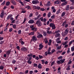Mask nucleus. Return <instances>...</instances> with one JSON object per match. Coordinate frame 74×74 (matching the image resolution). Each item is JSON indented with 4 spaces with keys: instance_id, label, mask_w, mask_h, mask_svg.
<instances>
[{
    "instance_id": "nucleus-1",
    "label": "nucleus",
    "mask_w": 74,
    "mask_h": 74,
    "mask_svg": "<svg viewBox=\"0 0 74 74\" xmlns=\"http://www.w3.org/2000/svg\"><path fill=\"white\" fill-rule=\"evenodd\" d=\"M36 24L37 25L38 27H40L42 26V23L41 22V21L38 20L36 22Z\"/></svg>"
},
{
    "instance_id": "nucleus-2",
    "label": "nucleus",
    "mask_w": 74,
    "mask_h": 74,
    "mask_svg": "<svg viewBox=\"0 0 74 74\" xmlns=\"http://www.w3.org/2000/svg\"><path fill=\"white\" fill-rule=\"evenodd\" d=\"M50 27H51L52 29L54 30L56 29V27L55 26V25L54 23H51L49 25Z\"/></svg>"
},
{
    "instance_id": "nucleus-3",
    "label": "nucleus",
    "mask_w": 74,
    "mask_h": 74,
    "mask_svg": "<svg viewBox=\"0 0 74 74\" xmlns=\"http://www.w3.org/2000/svg\"><path fill=\"white\" fill-rule=\"evenodd\" d=\"M27 56H28L27 57V59L28 60H31V59L32 58V56H33L32 54H28Z\"/></svg>"
},
{
    "instance_id": "nucleus-4",
    "label": "nucleus",
    "mask_w": 74,
    "mask_h": 74,
    "mask_svg": "<svg viewBox=\"0 0 74 74\" xmlns=\"http://www.w3.org/2000/svg\"><path fill=\"white\" fill-rule=\"evenodd\" d=\"M6 12H5L4 11L2 10V11H1V13L0 15L1 17L3 18V17H4V15H6Z\"/></svg>"
},
{
    "instance_id": "nucleus-5",
    "label": "nucleus",
    "mask_w": 74,
    "mask_h": 74,
    "mask_svg": "<svg viewBox=\"0 0 74 74\" xmlns=\"http://www.w3.org/2000/svg\"><path fill=\"white\" fill-rule=\"evenodd\" d=\"M37 40V39L36 38V36H33L32 37V39L31 41L32 42L33 41L34 42H35Z\"/></svg>"
},
{
    "instance_id": "nucleus-6",
    "label": "nucleus",
    "mask_w": 74,
    "mask_h": 74,
    "mask_svg": "<svg viewBox=\"0 0 74 74\" xmlns=\"http://www.w3.org/2000/svg\"><path fill=\"white\" fill-rule=\"evenodd\" d=\"M32 4H38V3H40V2H39V1L37 0H36L33 1L32 2Z\"/></svg>"
},
{
    "instance_id": "nucleus-7",
    "label": "nucleus",
    "mask_w": 74,
    "mask_h": 74,
    "mask_svg": "<svg viewBox=\"0 0 74 74\" xmlns=\"http://www.w3.org/2000/svg\"><path fill=\"white\" fill-rule=\"evenodd\" d=\"M23 40V39L22 38H21L19 40V42L21 43V44L22 45H23L24 44H25V42L22 40Z\"/></svg>"
},
{
    "instance_id": "nucleus-8",
    "label": "nucleus",
    "mask_w": 74,
    "mask_h": 74,
    "mask_svg": "<svg viewBox=\"0 0 74 74\" xmlns=\"http://www.w3.org/2000/svg\"><path fill=\"white\" fill-rule=\"evenodd\" d=\"M39 50H41L43 47H44V46L42 45V44H40L39 45Z\"/></svg>"
},
{
    "instance_id": "nucleus-9",
    "label": "nucleus",
    "mask_w": 74,
    "mask_h": 74,
    "mask_svg": "<svg viewBox=\"0 0 74 74\" xmlns=\"http://www.w3.org/2000/svg\"><path fill=\"white\" fill-rule=\"evenodd\" d=\"M55 37L56 38H57L58 37H59L60 38V37L61 36H60V34L59 33H58L56 34V35H55Z\"/></svg>"
},
{
    "instance_id": "nucleus-10",
    "label": "nucleus",
    "mask_w": 74,
    "mask_h": 74,
    "mask_svg": "<svg viewBox=\"0 0 74 74\" xmlns=\"http://www.w3.org/2000/svg\"><path fill=\"white\" fill-rule=\"evenodd\" d=\"M21 50L22 51L25 52V51H26L27 50V49L25 47H23L21 49Z\"/></svg>"
},
{
    "instance_id": "nucleus-11",
    "label": "nucleus",
    "mask_w": 74,
    "mask_h": 74,
    "mask_svg": "<svg viewBox=\"0 0 74 74\" xmlns=\"http://www.w3.org/2000/svg\"><path fill=\"white\" fill-rule=\"evenodd\" d=\"M11 2L12 3L13 5H16V2L15 1H14V0H11Z\"/></svg>"
},
{
    "instance_id": "nucleus-12",
    "label": "nucleus",
    "mask_w": 74,
    "mask_h": 74,
    "mask_svg": "<svg viewBox=\"0 0 74 74\" xmlns=\"http://www.w3.org/2000/svg\"><path fill=\"white\" fill-rule=\"evenodd\" d=\"M34 23V20H30L28 21V23H30L32 24V23Z\"/></svg>"
},
{
    "instance_id": "nucleus-13",
    "label": "nucleus",
    "mask_w": 74,
    "mask_h": 74,
    "mask_svg": "<svg viewBox=\"0 0 74 74\" xmlns=\"http://www.w3.org/2000/svg\"><path fill=\"white\" fill-rule=\"evenodd\" d=\"M31 30H34V32H37V28L34 27Z\"/></svg>"
},
{
    "instance_id": "nucleus-14",
    "label": "nucleus",
    "mask_w": 74,
    "mask_h": 74,
    "mask_svg": "<svg viewBox=\"0 0 74 74\" xmlns=\"http://www.w3.org/2000/svg\"><path fill=\"white\" fill-rule=\"evenodd\" d=\"M10 53H11V50H9L7 51V52H6V54L7 55H8V56H9Z\"/></svg>"
},
{
    "instance_id": "nucleus-15",
    "label": "nucleus",
    "mask_w": 74,
    "mask_h": 74,
    "mask_svg": "<svg viewBox=\"0 0 74 74\" xmlns=\"http://www.w3.org/2000/svg\"><path fill=\"white\" fill-rule=\"evenodd\" d=\"M37 37L38 38H42V37H43V36H42V35L41 34H40L38 35L37 36Z\"/></svg>"
},
{
    "instance_id": "nucleus-16",
    "label": "nucleus",
    "mask_w": 74,
    "mask_h": 74,
    "mask_svg": "<svg viewBox=\"0 0 74 74\" xmlns=\"http://www.w3.org/2000/svg\"><path fill=\"white\" fill-rule=\"evenodd\" d=\"M38 69H42V66L41 65V64H39L38 66Z\"/></svg>"
},
{
    "instance_id": "nucleus-17",
    "label": "nucleus",
    "mask_w": 74,
    "mask_h": 74,
    "mask_svg": "<svg viewBox=\"0 0 74 74\" xmlns=\"http://www.w3.org/2000/svg\"><path fill=\"white\" fill-rule=\"evenodd\" d=\"M52 42V40L51 39H49V42H48V44L49 46H51V43Z\"/></svg>"
},
{
    "instance_id": "nucleus-18",
    "label": "nucleus",
    "mask_w": 74,
    "mask_h": 74,
    "mask_svg": "<svg viewBox=\"0 0 74 74\" xmlns=\"http://www.w3.org/2000/svg\"><path fill=\"white\" fill-rule=\"evenodd\" d=\"M69 31V29H66L65 30V36L68 34V33Z\"/></svg>"
},
{
    "instance_id": "nucleus-19",
    "label": "nucleus",
    "mask_w": 74,
    "mask_h": 74,
    "mask_svg": "<svg viewBox=\"0 0 74 74\" xmlns=\"http://www.w3.org/2000/svg\"><path fill=\"white\" fill-rule=\"evenodd\" d=\"M51 2L50 1H49L47 4H46V5L47 6V7H49L51 5Z\"/></svg>"
},
{
    "instance_id": "nucleus-20",
    "label": "nucleus",
    "mask_w": 74,
    "mask_h": 74,
    "mask_svg": "<svg viewBox=\"0 0 74 74\" xmlns=\"http://www.w3.org/2000/svg\"><path fill=\"white\" fill-rule=\"evenodd\" d=\"M12 16V15H9L7 18V20H8L10 18H11Z\"/></svg>"
},
{
    "instance_id": "nucleus-21",
    "label": "nucleus",
    "mask_w": 74,
    "mask_h": 74,
    "mask_svg": "<svg viewBox=\"0 0 74 74\" xmlns=\"http://www.w3.org/2000/svg\"><path fill=\"white\" fill-rule=\"evenodd\" d=\"M44 41H45V44H47V43H48V40L47 38H45L44 40Z\"/></svg>"
},
{
    "instance_id": "nucleus-22",
    "label": "nucleus",
    "mask_w": 74,
    "mask_h": 74,
    "mask_svg": "<svg viewBox=\"0 0 74 74\" xmlns=\"http://www.w3.org/2000/svg\"><path fill=\"white\" fill-rule=\"evenodd\" d=\"M25 8H27V10H31V7H30V6L28 5L27 6H26L25 7Z\"/></svg>"
},
{
    "instance_id": "nucleus-23",
    "label": "nucleus",
    "mask_w": 74,
    "mask_h": 74,
    "mask_svg": "<svg viewBox=\"0 0 74 74\" xmlns=\"http://www.w3.org/2000/svg\"><path fill=\"white\" fill-rule=\"evenodd\" d=\"M47 34H52V33L51 31H49L48 30H47Z\"/></svg>"
},
{
    "instance_id": "nucleus-24",
    "label": "nucleus",
    "mask_w": 74,
    "mask_h": 74,
    "mask_svg": "<svg viewBox=\"0 0 74 74\" xmlns=\"http://www.w3.org/2000/svg\"><path fill=\"white\" fill-rule=\"evenodd\" d=\"M4 66L2 65H1L0 66V70H4Z\"/></svg>"
},
{
    "instance_id": "nucleus-25",
    "label": "nucleus",
    "mask_w": 74,
    "mask_h": 74,
    "mask_svg": "<svg viewBox=\"0 0 74 74\" xmlns=\"http://www.w3.org/2000/svg\"><path fill=\"white\" fill-rule=\"evenodd\" d=\"M69 8V6L68 5L66 7V11H68Z\"/></svg>"
},
{
    "instance_id": "nucleus-26",
    "label": "nucleus",
    "mask_w": 74,
    "mask_h": 74,
    "mask_svg": "<svg viewBox=\"0 0 74 74\" xmlns=\"http://www.w3.org/2000/svg\"><path fill=\"white\" fill-rule=\"evenodd\" d=\"M51 12H49L47 14V16L48 18H49V17L51 16Z\"/></svg>"
},
{
    "instance_id": "nucleus-27",
    "label": "nucleus",
    "mask_w": 74,
    "mask_h": 74,
    "mask_svg": "<svg viewBox=\"0 0 74 74\" xmlns=\"http://www.w3.org/2000/svg\"><path fill=\"white\" fill-rule=\"evenodd\" d=\"M10 2H7L6 3V5L7 6L10 5Z\"/></svg>"
},
{
    "instance_id": "nucleus-28",
    "label": "nucleus",
    "mask_w": 74,
    "mask_h": 74,
    "mask_svg": "<svg viewBox=\"0 0 74 74\" xmlns=\"http://www.w3.org/2000/svg\"><path fill=\"white\" fill-rule=\"evenodd\" d=\"M34 32H32L29 34V35H34Z\"/></svg>"
},
{
    "instance_id": "nucleus-29",
    "label": "nucleus",
    "mask_w": 74,
    "mask_h": 74,
    "mask_svg": "<svg viewBox=\"0 0 74 74\" xmlns=\"http://www.w3.org/2000/svg\"><path fill=\"white\" fill-rule=\"evenodd\" d=\"M55 64V61H53L51 63V67H52L53 65H54V64Z\"/></svg>"
},
{
    "instance_id": "nucleus-30",
    "label": "nucleus",
    "mask_w": 74,
    "mask_h": 74,
    "mask_svg": "<svg viewBox=\"0 0 74 74\" xmlns=\"http://www.w3.org/2000/svg\"><path fill=\"white\" fill-rule=\"evenodd\" d=\"M62 51H58L56 52V54H58V53H62Z\"/></svg>"
},
{
    "instance_id": "nucleus-31",
    "label": "nucleus",
    "mask_w": 74,
    "mask_h": 74,
    "mask_svg": "<svg viewBox=\"0 0 74 74\" xmlns=\"http://www.w3.org/2000/svg\"><path fill=\"white\" fill-rule=\"evenodd\" d=\"M65 60V59H64L63 60H60V62H61L62 63V64L64 62Z\"/></svg>"
},
{
    "instance_id": "nucleus-32",
    "label": "nucleus",
    "mask_w": 74,
    "mask_h": 74,
    "mask_svg": "<svg viewBox=\"0 0 74 74\" xmlns=\"http://www.w3.org/2000/svg\"><path fill=\"white\" fill-rule=\"evenodd\" d=\"M71 2H72V5H74V0H70Z\"/></svg>"
},
{
    "instance_id": "nucleus-33",
    "label": "nucleus",
    "mask_w": 74,
    "mask_h": 74,
    "mask_svg": "<svg viewBox=\"0 0 74 74\" xmlns=\"http://www.w3.org/2000/svg\"><path fill=\"white\" fill-rule=\"evenodd\" d=\"M65 15V12H63L61 16L62 17H63V16H64Z\"/></svg>"
},
{
    "instance_id": "nucleus-34",
    "label": "nucleus",
    "mask_w": 74,
    "mask_h": 74,
    "mask_svg": "<svg viewBox=\"0 0 74 74\" xmlns=\"http://www.w3.org/2000/svg\"><path fill=\"white\" fill-rule=\"evenodd\" d=\"M56 63L57 64H59L61 63V62H60V61L58 60L56 61Z\"/></svg>"
},
{
    "instance_id": "nucleus-35",
    "label": "nucleus",
    "mask_w": 74,
    "mask_h": 74,
    "mask_svg": "<svg viewBox=\"0 0 74 74\" xmlns=\"http://www.w3.org/2000/svg\"><path fill=\"white\" fill-rule=\"evenodd\" d=\"M60 32V30H58V31H55V33H56L57 34V33H59Z\"/></svg>"
},
{
    "instance_id": "nucleus-36",
    "label": "nucleus",
    "mask_w": 74,
    "mask_h": 74,
    "mask_svg": "<svg viewBox=\"0 0 74 74\" xmlns=\"http://www.w3.org/2000/svg\"><path fill=\"white\" fill-rule=\"evenodd\" d=\"M39 21H40V20H41V21L42 22H43V17H41L40 18V19H38Z\"/></svg>"
},
{
    "instance_id": "nucleus-37",
    "label": "nucleus",
    "mask_w": 74,
    "mask_h": 74,
    "mask_svg": "<svg viewBox=\"0 0 74 74\" xmlns=\"http://www.w3.org/2000/svg\"><path fill=\"white\" fill-rule=\"evenodd\" d=\"M27 63H28V64H32V61H30V60H28Z\"/></svg>"
},
{
    "instance_id": "nucleus-38",
    "label": "nucleus",
    "mask_w": 74,
    "mask_h": 74,
    "mask_svg": "<svg viewBox=\"0 0 74 74\" xmlns=\"http://www.w3.org/2000/svg\"><path fill=\"white\" fill-rule=\"evenodd\" d=\"M33 15V13H30L29 14V17H32Z\"/></svg>"
},
{
    "instance_id": "nucleus-39",
    "label": "nucleus",
    "mask_w": 74,
    "mask_h": 74,
    "mask_svg": "<svg viewBox=\"0 0 74 74\" xmlns=\"http://www.w3.org/2000/svg\"><path fill=\"white\" fill-rule=\"evenodd\" d=\"M71 60V59L69 60V61L68 62V64H71L72 63V61Z\"/></svg>"
},
{
    "instance_id": "nucleus-40",
    "label": "nucleus",
    "mask_w": 74,
    "mask_h": 74,
    "mask_svg": "<svg viewBox=\"0 0 74 74\" xmlns=\"http://www.w3.org/2000/svg\"><path fill=\"white\" fill-rule=\"evenodd\" d=\"M13 29L12 28H10L9 29V32H11L12 31Z\"/></svg>"
},
{
    "instance_id": "nucleus-41",
    "label": "nucleus",
    "mask_w": 74,
    "mask_h": 74,
    "mask_svg": "<svg viewBox=\"0 0 74 74\" xmlns=\"http://www.w3.org/2000/svg\"><path fill=\"white\" fill-rule=\"evenodd\" d=\"M55 4H59V1H55V2H54Z\"/></svg>"
},
{
    "instance_id": "nucleus-42",
    "label": "nucleus",
    "mask_w": 74,
    "mask_h": 74,
    "mask_svg": "<svg viewBox=\"0 0 74 74\" xmlns=\"http://www.w3.org/2000/svg\"><path fill=\"white\" fill-rule=\"evenodd\" d=\"M47 33L45 32H44L43 33V36H47Z\"/></svg>"
},
{
    "instance_id": "nucleus-43",
    "label": "nucleus",
    "mask_w": 74,
    "mask_h": 74,
    "mask_svg": "<svg viewBox=\"0 0 74 74\" xmlns=\"http://www.w3.org/2000/svg\"><path fill=\"white\" fill-rule=\"evenodd\" d=\"M16 62V61L15 60H14L12 61V63L13 64H15V63Z\"/></svg>"
},
{
    "instance_id": "nucleus-44",
    "label": "nucleus",
    "mask_w": 74,
    "mask_h": 74,
    "mask_svg": "<svg viewBox=\"0 0 74 74\" xmlns=\"http://www.w3.org/2000/svg\"><path fill=\"white\" fill-rule=\"evenodd\" d=\"M33 66H34V67H37V64H36V63H34L33 64Z\"/></svg>"
},
{
    "instance_id": "nucleus-45",
    "label": "nucleus",
    "mask_w": 74,
    "mask_h": 74,
    "mask_svg": "<svg viewBox=\"0 0 74 74\" xmlns=\"http://www.w3.org/2000/svg\"><path fill=\"white\" fill-rule=\"evenodd\" d=\"M66 22L65 21V27H68V26L69 25L68 24H66Z\"/></svg>"
},
{
    "instance_id": "nucleus-46",
    "label": "nucleus",
    "mask_w": 74,
    "mask_h": 74,
    "mask_svg": "<svg viewBox=\"0 0 74 74\" xmlns=\"http://www.w3.org/2000/svg\"><path fill=\"white\" fill-rule=\"evenodd\" d=\"M22 32V31L21 30H19L18 31V34H21V32Z\"/></svg>"
},
{
    "instance_id": "nucleus-47",
    "label": "nucleus",
    "mask_w": 74,
    "mask_h": 74,
    "mask_svg": "<svg viewBox=\"0 0 74 74\" xmlns=\"http://www.w3.org/2000/svg\"><path fill=\"white\" fill-rule=\"evenodd\" d=\"M71 51L72 52H73L74 51V46H73V48H71Z\"/></svg>"
},
{
    "instance_id": "nucleus-48",
    "label": "nucleus",
    "mask_w": 74,
    "mask_h": 74,
    "mask_svg": "<svg viewBox=\"0 0 74 74\" xmlns=\"http://www.w3.org/2000/svg\"><path fill=\"white\" fill-rule=\"evenodd\" d=\"M55 52V50L54 49L52 50L51 51V53H54V52Z\"/></svg>"
},
{
    "instance_id": "nucleus-49",
    "label": "nucleus",
    "mask_w": 74,
    "mask_h": 74,
    "mask_svg": "<svg viewBox=\"0 0 74 74\" xmlns=\"http://www.w3.org/2000/svg\"><path fill=\"white\" fill-rule=\"evenodd\" d=\"M12 27L14 29H16V25H13L12 26Z\"/></svg>"
},
{
    "instance_id": "nucleus-50",
    "label": "nucleus",
    "mask_w": 74,
    "mask_h": 74,
    "mask_svg": "<svg viewBox=\"0 0 74 74\" xmlns=\"http://www.w3.org/2000/svg\"><path fill=\"white\" fill-rule=\"evenodd\" d=\"M57 49H61V48H62V47L61 46H58L57 47Z\"/></svg>"
},
{
    "instance_id": "nucleus-51",
    "label": "nucleus",
    "mask_w": 74,
    "mask_h": 74,
    "mask_svg": "<svg viewBox=\"0 0 74 74\" xmlns=\"http://www.w3.org/2000/svg\"><path fill=\"white\" fill-rule=\"evenodd\" d=\"M21 13H25L26 12V10H21Z\"/></svg>"
},
{
    "instance_id": "nucleus-52",
    "label": "nucleus",
    "mask_w": 74,
    "mask_h": 74,
    "mask_svg": "<svg viewBox=\"0 0 74 74\" xmlns=\"http://www.w3.org/2000/svg\"><path fill=\"white\" fill-rule=\"evenodd\" d=\"M41 8L40 6H37L36 7V9L38 10H39Z\"/></svg>"
},
{
    "instance_id": "nucleus-53",
    "label": "nucleus",
    "mask_w": 74,
    "mask_h": 74,
    "mask_svg": "<svg viewBox=\"0 0 74 74\" xmlns=\"http://www.w3.org/2000/svg\"><path fill=\"white\" fill-rule=\"evenodd\" d=\"M55 15H53L51 16V18L52 19H54V18H55Z\"/></svg>"
},
{
    "instance_id": "nucleus-54",
    "label": "nucleus",
    "mask_w": 74,
    "mask_h": 74,
    "mask_svg": "<svg viewBox=\"0 0 74 74\" xmlns=\"http://www.w3.org/2000/svg\"><path fill=\"white\" fill-rule=\"evenodd\" d=\"M62 36L64 37L65 36V32H64V33L62 32Z\"/></svg>"
},
{
    "instance_id": "nucleus-55",
    "label": "nucleus",
    "mask_w": 74,
    "mask_h": 74,
    "mask_svg": "<svg viewBox=\"0 0 74 74\" xmlns=\"http://www.w3.org/2000/svg\"><path fill=\"white\" fill-rule=\"evenodd\" d=\"M63 58V57L62 56H60L58 57V59H62Z\"/></svg>"
},
{
    "instance_id": "nucleus-56",
    "label": "nucleus",
    "mask_w": 74,
    "mask_h": 74,
    "mask_svg": "<svg viewBox=\"0 0 74 74\" xmlns=\"http://www.w3.org/2000/svg\"><path fill=\"white\" fill-rule=\"evenodd\" d=\"M4 41H1L0 42V44H1V45L2 44H3V43H4Z\"/></svg>"
},
{
    "instance_id": "nucleus-57",
    "label": "nucleus",
    "mask_w": 74,
    "mask_h": 74,
    "mask_svg": "<svg viewBox=\"0 0 74 74\" xmlns=\"http://www.w3.org/2000/svg\"><path fill=\"white\" fill-rule=\"evenodd\" d=\"M5 1H4L3 3H2L1 4V5H4V4H5Z\"/></svg>"
},
{
    "instance_id": "nucleus-58",
    "label": "nucleus",
    "mask_w": 74,
    "mask_h": 74,
    "mask_svg": "<svg viewBox=\"0 0 74 74\" xmlns=\"http://www.w3.org/2000/svg\"><path fill=\"white\" fill-rule=\"evenodd\" d=\"M47 21V20L45 18H44L43 19V22H46V21Z\"/></svg>"
},
{
    "instance_id": "nucleus-59",
    "label": "nucleus",
    "mask_w": 74,
    "mask_h": 74,
    "mask_svg": "<svg viewBox=\"0 0 74 74\" xmlns=\"http://www.w3.org/2000/svg\"><path fill=\"white\" fill-rule=\"evenodd\" d=\"M35 58L36 60H39V58L38 57L36 56L35 57Z\"/></svg>"
},
{
    "instance_id": "nucleus-60",
    "label": "nucleus",
    "mask_w": 74,
    "mask_h": 74,
    "mask_svg": "<svg viewBox=\"0 0 74 74\" xmlns=\"http://www.w3.org/2000/svg\"><path fill=\"white\" fill-rule=\"evenodd\" d=\"M47 54L48 55H51L52 54L50 51H47Z\"/></svg>"
},
{
    "instance_id": "nucleus-61",
    "label": "nucleus",
    "mask_w": 74,
    "mask_h": 74,
    "mask_svg": "<svg viewBox=\"0 0 74 74\" xmlns=\"http://www.w3.org/2000/svg\"><path fill=\"white\" fill-rule=\"evenodd\" d=\"M16 48L18 50H19L20 49V47H19V46H17Z\"/></svg>"
},
{
    "instance_id": "nucleus-62",
    "label": "nucleus",
    "mask_w": 74,
    "mask_h": 74,
    "mask_svg": "<svg viewBox=\"0 0 74 74\" xmlns=\"http://www.w3.org/2000/svg\"><path fill=\"white\" fill-rule=\"evenodd\" d=\"M28 72H29V71H28V70L25 71V74H27V73H28Z\"/></svg>"
},
{
    "instance_id": "nucleus-63",
    "label": "nucleus",
    "mask_w": 74,
    "mask_h": 74,
    "mask_svg": "<svg viewBox=\"0 0 74 74\" xmlns=\"http://www.w3.org/2000/svg\"><path fill=\"white\" fill-rule=\"evenodd\" d=\"M60 13V10H59L57 11L56 14H59V13Z\"/></svg>"
},
{
    "instance_id": "nucleus-64",
    "label": "nucleus",
    "mask_w": 74,
    "mask_h": 74,
    "mask_svg": "<svg viewBox=\"0 0 74 74\" xmlns=\"http://www.w3.org/2000/svg\"><path fill=\"white\" fill-rule=\"evenodd\" d=\"M71 25H74V21H72V22L71 23Z\"/></svg>"
}]
</instances>
